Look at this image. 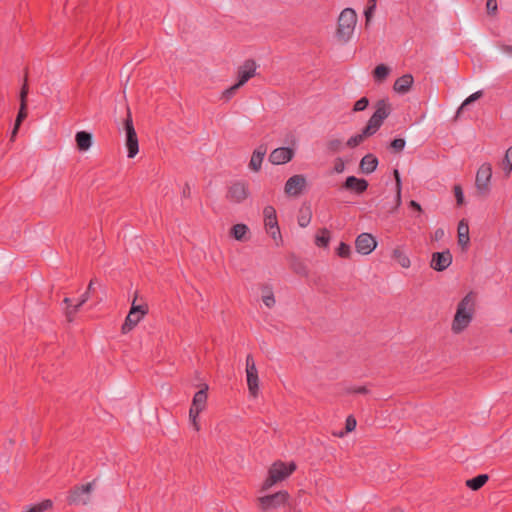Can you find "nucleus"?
I'll list each match as a JSON object with an SVG mask.
<instances>
[{
    "mask_svg": "<svg viewBox=\"0 0 512 512\" xmlns=\"http://www.w3.org/2000/svg\"><path fill=\"white\" fill-rule=\"evenodd\" d=\"M136 298H137V294L135 295V298L132 302L130 311L132 312V314H139L140 316L144 317L149 311L148 305L146 303L136 305L135 304Z\"/></svg>",
    "mask_w": 512,
    "mask_h": 512,
    "instance_id": "obj_37",
    "label": "nucleus"
},
{
    "mask_svg": "<svg viewBox=\"0 0 512 512\" xmlns=\"http://www.w3.org/2000/svg\"><path fill=\"white\" fill-rule=\"evenodd\" d=\"M52 507V501L49 499L43 500L40 503L30 506L26 512H44Z\"/></svg>",
    "mask_w": 512,
    "mask_h": 512,
    "instance_id": "obj_34",
    "label": "nucleus"
},
{
    "mask_svg": "<svg viewBox=\"0 0 512 512\" xmlns=\"http://www.w3.org/2000/svg\"><path fill=\"white\" fill-rule=\"evenodd\" d=\"M246 378L249 393L256 398L259 394V377L254 358L251 354L246 357Z\"/></svg>",
    "mask_w": 512,
    "mask_h": 512,
    "instance_id": "obj_11",
    "label": "nucleus"
},
{
    "mask_svg": "<svg viewBox=\"0 0 512 512\" xmlns=\"http://www.w3.org/2000/svg\"><path fill=\"white\" fill-rule=\"evenodd\" d=\"M377 166V157L374 154L369 153L361 159L359 168L364 174H371L377 169Z\"/></svg>",
    "mask_w": 512,
    "mask_h": 512,
    "instance_id": "obj_21",
    "label": "nucleus"
},
{
    "mask_svg": "<svg viewBox=\"0 0 512 512\" xmlns=\"http://www.w3.org/2000/svg\"><path fill=\"white\" fill-rule=\"evenodd\" d=\"M389 512H405V511L401 508H393Z\"/></svg>",
    "mask_w": 512,
    "mask_h": 512,
    "instance_id": "obj_56",
    "label": "nucleus"
},
{
    "mask_svg": "<svg viewBox=\"0 0 512 512\" xmlns=\"http://www.w3.org/2000/svg\"><path fill=\"white\" fill-rule=\"evenodd\" d=\"M208 386L204 385L202 389L194 394L191 407L189 409V420L195 431H200L199 415L207 407Z\"/></svg>",
    "mask_w": 512,
    "mask_h": 512,
    "instance_id": "obj_5",
    "label": "nucleus"
},
{
    "mask_svg": "<svg viewBox=\"0 0 512 512\" xmlns=\"http://www.w3.org/2000/svg\"><path fill=\"white\" fill-rule=\"evenodd\" d=\"M27 117V103H20V108L15 120L14 128L11 133V140L13 141L15 136L17 135L18 129L23 122V120Z\"/></svg>",
    "mask_w": 512,
    "mask_h": 512,
    "instance_id": "obj_27",
    "label": "nucleus"
},
{
    "mask_svg": "<svg viewBox=\"0 0 512 512\" xmlns=\"http://www.w3.org/2000/svg\"><path fill=\"white\" fill-rule=\"evenodd\" d=\"M367 137H370V135L368 134H364V129L361 131V133L359 134H356V135H353L351 136L347 142H346V145L349 147V148H355L357 147L358 145H360L365 138Z\"/></svg>",
    "mask_w": 512,
    "mask_h": 512,
    "instance_id": "obj_33",
    "label": "nucleus"
},
{
    "mask_svg": "<svg viewBox=\"0 0 512 512\" xmlns=\"http://www.w3.org/2000/svg\"><path fill=\"white\" fill-rule=\"evenodd\" d=\"M307 186V181L304 175L297 174L290 177L284 186V192L291 197L299 196Z\"/></svg>",
    "mask_w": 512,
    "mask_h": 512,
    "instance_id": "obj_13",
    "label": "nucleus"
},
{
    "mask_svg": "<svg viewBox=\"0 0 512 512\" xmlns=\"http://www.w3.org/2000/svg\"><path fill=\"white\" fill-rule=\"evenodd\" d=\"M391 111V105L387 100H379L376 103L375 112L368 120L367 125L363 128L364 134L370 136L374 135L380 129L384 120L390 115Z\"/></svg>",
    "mask_w": 512,
    "mask_h": 512,
    "instance_id": "obj_3",
    "label": "nucleus"
},
{
    "mask_svg": "<svg viewBox=\"0 0 512 512\" xmlns=\"http://www.w3.org/2000/svg\"><path fill=\"white\" fill-rule=\"evenodd\" d=\"M392 257L395 259L402 268H409L411 261L409 257L399 247L395 248L392 252Z\"/></svg>",
    "mask_w": 512,
    "mask_h": 512,
    "instance_id": "obj_30",
    "label": "nucleus"
},
{
    "mask_svg": "<svg viewBox=\"0 0 512 512\" xmlns=\"http://www.w3.org/2000/svg\"><path fill=\"white\" fill-rule=\"evenodd\" d=\"M28 92H29V88H28V84H27V79H25L24 84L22 85L21 90H20V103H27Z\"/></svg>",
    "mask_w": 512,
    "mask_h": 512,
    "instance_id": "obj_47",
    "label": "nucleus"
},
{
    "mask_svg": "<svg viewBox=\"0 0 512 512\" xmlns=\"http://www.w3.org/2000/svg\"><path fill=\"white\" fill-rule=\"evenodd\" d=\"M356 425H357V422H356V419L354 418V416L349 415L346 418L345 431H341L335 435L338 437H344L347 433L354 431L356 428Z\"/></svg>",
    "mask_w": 512,
    "mask_h": 512,
    "instance_id": "obj_35",
    "label": "nucleus"
},
{
    "mask_svg": "<svg viewBox=\"0 0 512 512\" xmlns=\"http://www.w3.org/2000/svg\"><path fill=\"white\" fill-rule=\"evenodd\" d=\"M377 247L375 237L370 233H361L355 240V248L359 254L368 255Z\"/></svg>",
    "mask_w": 512,
    "mask_h": 512,
    "instance_id": "obj_14",
    "label": "nucleus"
},
{
    "mask_svg": "<svg viewBox=\"0 0 512 512\" xmlns=\"http://www.w3.org/2000/svg\"><path fill=\"white\" fill-rule=\"evenodd\" d=\"M124 129L126 132L125 144L128 150V157L134 158L139 152V144L129 107H127V117L124 120Z\"/></svg>",
    "mask_w": 512,
    "mask_h": 512,
    "instance_id": "obj_7",
    "label": "nucleus"
},
{
    "mask_svg": "<svg viewBox=\"0 0 512 512\" xmlns=\"http://www.w3.org/2000/svg\"><path fill=\"white\" fill-rule=\"evenodd\" d=\"M349 393H355V394H367L369 390L365 386H359L356 388H351L348 390Z\"/></svg>",
    "mask_w": 512,
    "mask_h": 512,
    "instance_id": "obj_51",
    "label": "nucleus"
},
{
    "mask_svg": "<svg viewBox=\"0 0 512 512\" xmlns=\"http://www.w3.org/2000/svg\"><path fill=\"white\" fill-rule=\"evenodd\" d=\"M499 48L503 53L512 56V45L500 44Z\"/></svg>",
    "mask_w": 512,
    "mask_h": 512,
    "instance_id": "obj_52",
    "label": "nucleus"
},
{
    "mask_svg": "<svg viewBox=\"0 0 512 512\" xmlns=\"http://www.w3.org/2000/svg\"><path fill=\"white\" fill-rule=\"evenodd\" d=\"M248 232V227L245 224H235L231 228V235L238 241H241L244 239L245 235Z\"/></svg>",
    "mask_w": 512,
    "mask_h": 512,
    "instance_id": "obj_32",
    "label": "nucleus"
},
{
    "mask_svg": "<svg viewBox=\"0 0 512 512\" xmlns=\"http://www.w3.org/2000/svg\"><path fill=\"white\" fill-rule=\"evenodd\" d=\"M344 189L351 190L357 194H362L368 188V182L365 179L349 176L342 186Z\"/></svg>",
    "mask_w": 512,
    "mask_h": 512,
    "instance_id": "obj_19",
    "label": "nucleus"
},
{
    "mask_svg": "<svg viewBox=\"0 0 512 512\" xmlns=\"http://www.w3.org/2000/svg\"><path fill=\"white\" fill-rule=\"evenodd\" d=\"M502 166L506 176H508L512 171V146L507 149L502 161Z\"/></svg>",
    "mask_w": 512,
    "mask_h": 512,
    "instance_id": "obj_36",
    "label": "nucleus"
},
{
    "mask_svg": "<svg viewBox=\"0 0 512 512\" xmlns=\"http://www.w3.org/2000/svg\"><path fill=\"white\" fill-rule=\"evenodd\" d=\"M331 239L330 231L327 228H322L318 231L315 237V245L318 247L326 248Z\"/></svg>",
    "mask_w": 512,
    "mask_h": 512,
    "instance_id": "obj_28",
    "label": "nucleus"
},
{
    "mask_svg": "<svg viewBox=\"0 0 512 512\" xmlns=\"http://www.w3.org/2000/svg\"><path fill=\"white\" fill-rule=\"evenodd\" d=\"M249 196V187L246 182L236 181L229 187L226 198L232 203H241Z\"/></svg>",
    "mask_w": 512,
    "mask_h": 512,
    "instance_id": "obj_12",
    "label": "nucleus"
},
{
    "mask_svg": "<svg viewBox=\"0 0 512 512\" xmlns=\"http://www.w3.org/2000/svg\"><path fill=\"white\" fill-rule=\"evenodd\" d=\"M486 8H487V12L489 14H495L497 11V1L496 0H487Z\"/></svg>",
    "mask_w": 512,
    "mask_h": 512,
    "instance_id": "obj_48",
    "label": "nucleus"
},
{
    "mask_svg": "<svg viewBox=\"0 0 512 512\" xmlns=\"http://www.w3.org/2000/svg\"><path fill=\"white\" fill-rule=\"evenodd\" d=\"M290 495L286 490H281L273 494L264 495L256 499V504L260 512H269L289 503Z\"/></svg>",
    "mask_w": 512,
    "mask_h": 512,
    "instance_id": "obj_6",
    "label": "nucleus"
},
{
    "mask_svg": "<svg viewBox=\"0 0 512 512\" xmlns=\"http://www.w3.org/2000/svg\"><path fill=\"white\" fill-rule=\"evenodd\" d=\"M476 313V294L467 293L457 304L456 312L451 322V331L455 335L464 332L472 323Z\"/></svg>",
    "mask_w": 512,
    "mask_h": 512,
    "instance_id": "obj_1",
    "label": "nucleus"
},
{
    "mask_svg": "<svg viewBox=\"0 0 512 512\" xmlns=\"http://www.w3.org/2000/svg\"><path fill=\"white\" fill-rule=\"evenodd\" d=\"M452 259V254L449 250L435 252L432 254L430 267L438 272L444 271L451 265Z\"/></svg>",
    "mask_w": 512,
    "mask_h": 512,
    "instance_id": "obj_17",
    "label": "nucleus"
},
{
    "mask_svg": "<svg viewBox=\"0 0 512 512\" xmlns=\"http://www.w3.org/2000/svg\"><path fill=\"white\" fill-rule=\"evenodd\" d=\"M458 245L462 251H467L470 245L469 224L466 219H461L457 227Z\"/></svg>",
    "mask_w": 512,
    "mask_h": 512,
    "instance_id": "obj_18",
    "label": "nucleus"
},
{
    "mask_svg": "<svg viewBox=\"0 0 512 512\" xmlns=\"http://www.w3.org/2000/svg\"><path fill=\"white\" fill-rule=\"evenodd\" d=\"M295 155V151L290 147H279L274 149L269 155V161L273 165H283L290 162Z\"/></svg>",
    "mask_w": 512,
    "mask_h": 512,
    "instance_id": "obj_16",
    "label": "nucleus"
},
{
    "mask_svg": "<svg viewBox=\"0 0 512 512\" xmlns=\"http://www.w3.org/2000/svg\"><path fill=\"white\" fill-rule=\"evenodd\" d=\"M369 105V100L367 97H362L358 101L355 102L353 106V112H360L365 110Z\"/></svg>",
    "mask_w": 512,
    "mask_h": 512,
    "instance_id": "obj_43",
    "label": "nucleus"
},
{
    "mask_svg": "<svg viewBox=\"0 0 512 512\" xmlns=\"http://www.w3.org/2000/svg\"><path fill=\"white\" fill-rule=\"evenodd\" d=\"M95 283H96V279H91L89 284H88L87 290L83 293V294H87L88 295V299L90 298V293L93 290V285Z\"/></svg>",
    "mask_w": 512,
    "mask_h": 512,
    "instance_id": "obj_53",
    "label": "nucleus"
},
{
    "mask_svg": "<svg viewBox=\"0 0 512 512\" xmlns=\"http://www.w3.org/2000/svg\"><path fill=\"white\" fill-rule=\"evenodd\" d=\"M63 304H65L66 306H69V305H72V301L69 297H65L63 299Z\"/></svg>",
    "mask_w": 512,
    "mask_h": 512,
    "instance_id": "obj_55",
    "label": "nucleus"
},
{
    "mask_svg": "<svg viewBox=\"0 0 512 512\" xmlns=\"http://www.w3.org/2000/svg\"><path fill=\"white\" fill-rule=\"evenodd\" d=\"M296 463L291 461L285 463L281 460L275 461L268 470V476L263 481L260 491L265 492L272 488L275 484L287 479L295 470Z\"/></svg>",
    "mask_w": 512,
    "mask_h": 512,
    "instance_id": "obj_2",
    "label": "nucleus"
},
{
    "mask_svg": "<svg viewBox=\"0 0 512 512\" xmlns=\"http://www.w3.org/2000/svg\"><path fill=\"white\" fill-rule=\"evenodd\" d=\"M390 73L389 67L384 64H379L373 71V77L376 82L384 81Z\"/></svg>",
    "mask_w": 512,
    "mask_h": 512,
    "instance_id": "obj_31",
    "label": "nucleus"
},
{
    "mask_svg": "<svg viewBox=\"0 0 512 512\" xmlns=\"http://www.w3.org/2000/svg\"><path fill=\"white\" fill-rule=\"evenodd\" d=\"M264 226L267 233L273 238L278 244V241L282 240L280 228L278 225V219L276 210L273 206L267 205L263 209Z\"/></svg>",
    "mask_w": 512,
    "mask_h": 512,
    "instance_id": "obj_8",
    "label": "nucleus"
},
{
    "mask_svg": "<svg viewBox=\"0 0 512 512\" xmlns=\"http://www.w3.org/2000/svg\"><path fill=\"white\" fill-rule=\"evenodd\" d=\"M345 169V163L342 158H337L334 163V171L336 173H342Z\"/></svg>",
    "mask_w": 512,
    "mask_h": 512,
    "instance_id": "obj_49",
    "label": "nucleus"
},
{
    "mask_svg": "<svg viewBox=\"0 0 512 512\" xmlns=\"http://www.w3.org/2000/svg\"><path fill=\"white\" fill-rule=\"evenodd\" d=\"M143 317L139 314H132L131 311H129L122 327L121 331L123 334H126L130 332L142 319Z\"/></svg>",
    "mask_w": 512,
    "mask_h": 512,
    "instance_id": "obj_25",
    "label": "nucleus"
},
{
    "mask_svg": "<svg viewBox=\"0 0 512 512\" xmlns=\"http://www.w3.org/2000/svg\"><path fill=\"white\" fill-rule=\"evenodd\" d=\"M413 82V76L411 74H405L396 79L393 88L396 92L405 94L411 89Z\"/></svg>",
    "mask_w": 512,
    "mask_h": 512,
    "instance_id": "obj_22",
    "label": "nucleus"
},
{
    "mask_svg": "<svg viewBox=\"0 0 512 512\" xmlns=\"http://www.w3.org/2000/svg\"><path fill=\"white\" fill-rule=\"evenodd\" d=\"M95 480L84 485H78L73 487L69 491L67 501L69 504L74 505H85L90 500V494L93 490Z\"/></svg>",
    "mask_w": 512,
    "mask_h": 512,
    "instance_id": "obj_9",
    "label": "nucleus"
},
{
    "mask_svg": "<svg viewBox=\"0 0 512 512\" xmlns=\"http://www.w3.org/2000/svg\"><path fill=\"white\" fill-rule=\"evenodd\" d=\"M75 140L80 151H87L92 145V135L86 131L77 132Z\"/></svg>",
    "mask_w": 512,
    "mask_h": 512,
    "instance_id": "obj_24",
    "label": "nucleus"
},
{
    "mask_svg": "<svg viewBox=\"0 0 512 512\" xmlns=\"http://www.w3.org/2000/svg\"><path fill=\"white\" fill-rule=\"evenodd\" d=\"M488 480L489 476L487 474H480L472 479H468L466 481V486L473 491H477L482 488Z\"/></svg>",
    "mask_w": 512,
    "mask_h": 512,
    "instance_id": "obj_26",
    "label": "nucleus"
},
{
    "mask_svg": "<svg viewBox=\"0 0 512 512\" xmlns=\"http://www.w3.org/2000/svg\"><path fill=\"white\" fill-rule=\"evenodd\" d=\"M482 96V91H477L473 94H471L469 97H467L464 102L461 104V106L459 107L458 109V113L464 109V107H466L467 105H469L470 103L476 101L477 99H479L480 97Z\"/></svg>",
    "mask_w": 512,
    "mask_h": 512,
    "instance_id": "obj_44",
    "label": "nucleus"
},
{
    "mask_svg": "<svg viewBox=\"0 0 512 512\" xmlns=\"http://www.w3.org/2000/svg\"><path fill=\"white\" fill-rule=\"evenodd\" d=\"M394 176L396 180V202L397 205L401 204V179L398 170H394Z\"/></svg>",
    "mask_w": 512,
    "mask_h": 512,
    "instance_id": "obj_45",
    "label": "nucleus"
},
{
    "mask_svg": "<svg viewBox=\"0 0 512 512\" xmlns=\"http://www.w3.org/2000/svg\"><path fill=\"white\" fill-rule=\"evenodd\" d=\"M492 177V166L490 163H483L477 173L475 179V186L478 193L482 196H487L490 192V181Z\"/></svg>",
    "mask_w": 512,
    "mask_h": 512,
    "instance_id": "obj_10",
    "label": "nucleus"
},
{
    "mask_svg": "<svg viewBox=\"0 0 512 512\" xmlns=\"http://www.w3.org/2000/svg\"><path fill=\"white\" fill-rule=\"evenodd\" d=\"M409 206L412 209H415V210H417L419 212L422 211L421 205L418 202H416L415 200H411L410 203H409Z\"/></svg>",
    "mask_w": 512,
    "mask_h": 512,
    "instance_id": "obj_54",
    "label": "nucleus"
},
{
    "mask_svg": "<svg viewBox=\"0 0 512 512\" xmlns=\"http://www.w3.org/2000/svg\"><path fill=\"white\" fill-rule=\"evenodd\" d=\"M357 23V15L356 12L352 8H345L339 15L338 18V27H337V37L347 42L355 29Z\"/></svg>",
    "mask_w": 512,
    "mask_h": 512,
    "instance_id": "obj_4",
    "label": "nucleus"
},
{
    "mask_svg": "<svg viewBox=\"0 0 512 512\" xmlns=\"http://www.w3.org/2000/svg\"><path fill=\"white\" fill-rule=\"evenodd\" d=\"M454 194H455L457 205L458 206L463 205V203H464V194H463L462 187L460 185H455L454 186Z\"/></svg>",
    "mask_w": 512,
    "mask_h": 512,
    "instance_id": "obj_46",
    "label": "nucleus"
},
{
    "mask_svg": "<svg viewBox=\"0 0 512 512\" xmlns=\"http://www.w3.org/2000/svg\"><path fill=\"white\" fill-rule=\"evenodd\" d=\"M377 6V0H368L367 7L364 11L366 25L371 20Z\"/></svg>",
    "mask_w": 512,
    "mask_h": 512,
    "instance_id": "obj_39",
    "label": "nucleus"
},
{
    "mask_svg": "<svg viewBox=\"0 0 512 512\" xmlns=\"http://www.w3.org/2000/svg\"><path fill=\"white\" fill-rule=\"evenodd\" d=\"M88 301V295L82 294L76 305L65 306L64 314L68 322L74 321L75 315L79 309Z\"/></svg>",
    "mask_w": 512,
    "mask_h": 512,
    "instance_id": "obj_23",
    "label": "nucleus"
},
{
    "mask_svg": "<svg viewBox=\"0 0 512 512\" xmlns=\"http://www.w3.org/2000/svg\"><path fill=\"white\" fill-rule=\"evenodd\" d=\"M256 68V62L252 59L246 60L241 66H239L237 71L238 81L236 83V87L243 86L252 77H254L256 74Z\"/></svg>",
    "mask_w": 512,
    "mask_h": 512,
    "instance_id": "obj_15",
    "label": "nucleus"
},
{
    "mask_svg": "<svg viewBox=\"0 0 512 512\" xmlns=\"http://www.w3.org/2000/svg\"><path fill=\"white\" fill-rule=\"evenodd\" d=\"M405 140L403 138H396L390 143V148L395 152L399 153L401 152L405 147Z\"/></svg>",
    "mask_w": 512,
    "mask_h": 512,
    "instance_id": "obj_42",
    "label": "nucleus"
},
{
    "mask_svg": "<svg viewBox=\"0 0 512 512\" xmlns=\"http://www.w3.org/2000/svg\"><path fill=\"white\" fill-rule=\"evenodd\" d=\"M261 291H262V301H263V303L268 308H272L275 305V303H276L272 288L269 285H263L261 287Z\"/></svg>",
    "mask_w": 512,
    "mask_h": 512,
    "instance_id": "obj_29",
    "label": "nucleus"
},
{
    "mask_svg": "<svg viewBox=\"0 0 512 512\" xmlns=\"http://www.w3.org/2000/svg\"><path fill=\"white\" fill-rule=\"evenodd\" d=\"M311 211L309 208L303 210H300L299 216H298V224L300 227H306L309 225L311 221Z\"/></svg>",
    "mask_w": 512,
    "mask_h": 512,
    "instance_id": "obj_38",
    "label": "nucleus"
},
{
    "mask_svg": "<svg viewBox=\"0 0 512 512\" xmlns=\"http://www.w3.org/2000/svg\"><path fill=\"white\" fill-rule=\"evenodd\" d=\"M239 88L240 87H236V84H234L223 92V97L229 100Z\"/></svg>",
    "mask_w": 512,
    "mask_h": 512,
    "instance_id": "obj_50",
    "label": "nucleus"
},
{
    "mask_svg": "<svg viewBox=\"0 0 512 512\" xmlns=\"http://www.w3.org/2000/svg\"><path fill=\"white\" fill-rule=\"evenodd\" d=\"M326 148L330 153H336L341 150L342 142L339 139H331L327 142Z\"/></svg>",
    "mask_w": 512,
    "mask_h": 512,
    "instance_id": "obj_41",
    "label": "nucleus"
},
{
    "mask_svg": "<svg viewBox=\"0 0 512 512\" xmlns=\"http://www.w3.org/2000/svg\"><path fill=\"white\" fill-rule=\"evenodd\" d=\"M509 332L512 333V327L509 329Z\"/></svg>",
    "mask_w": 512,
    "mask_h": 512,
    "instance_id": "obj_57",
    "label": "nucleus"
},
{
    "mask_svg": "<svg viewBox=\"0 0 512 512\" xmlns=\"http://www.w3.org/2000/svg\"><path fill=\"white\" fill-rule=\"evenodd\" d=\"M267 153V147L263 144L259 145L252 153L249 168L255 172L260 171L264 156Z\"/></svg>",
    "mask_w": 512,
    "mask_h": 512,
    "instance_id": "obj_20",
    "label": "nucleus"
},
{
    "mask_svg": "<svg viewBox=\"0 0 512 512\" xmlns=\"http://www.w3.org/2000/svg\"><path fill=\"white\" fill-rule=\"evenodd\" d=\"M336 253L341 258H349L351 255V247L348 244L341 242L336 250Z\"/></svg>",
    "mask_w": 512,
    "mask_h": 512,
    "instance_id": "obj_40",
    "label": "nucleus"
}]
</instances>
